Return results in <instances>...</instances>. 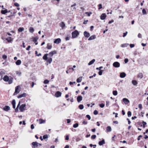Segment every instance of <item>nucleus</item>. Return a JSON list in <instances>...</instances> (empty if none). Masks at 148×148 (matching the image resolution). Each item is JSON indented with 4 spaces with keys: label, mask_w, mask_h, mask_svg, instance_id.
<instances>
[{
    "label": "nucleus",
    "mask_w": 148,
    "mask_h": 148,
    "mask_svg": "<svg viewBox=\"0 0 148 148\" xmlns=\"http://www.w3.org/2000/svg\"><path fill=\"white\" fill-rule=\"evenodd\" d=\"M79 33L78 31L77 30H75L72 33V37L73 38H75L77 37L79 35Z\"/></svg>",
    "instance_id": "f257e3e1"
},
{
    "label": "nucleus",
    "mask_w": 148,
    "mask_h": 148,
    "mask_svg": "<svg viewBox=\"0 0 148 148\" xmlns=\"http://www.w3.org/2000/svg\"><path fill=\"white\" fill-rule=\"evenodd\" d=\"M20 86H18L15 87V91L14 94V95H16L20 91Z\"/></svg>",
    "instance_id": "f03ea898"
},
{
    "label": "nucleus",
    "mask_w": 148,
    "mask_h": 148,
    "mask_svg": "<svg viewBox=\"0 0 148 148\" xmlns=\"http://www.w3.org/2000/svg\"><path fill=\"white\" fill-rule=\"evenodd\" d=\"M25 104H22L19 107V110L21 112H23L25 108L26 107Z\"/></svg>",
    "instance_id": "7ed1b4c3"
},
{
    "label": "nucleus",
    "mask_w": 148,
    "mask_h": 148,
    "mask_svg": "<svg viewBox=\"0 0 148 148\" xmlns=\"http://www.w3.org/2000/svg\"><path fill=\"white\" fill-rule=\"evenodd\" d=\"M113 65L115 68H118L120 66V64L118 62H116L113 63Z\"/></svg>",
    "instance_id": "20e7f679"
},
{
    "label": "nucleus",
    "mask_w": 148,
    "mask_h": 148,
    "mask_svg": "<svg viewBox=\"0 0 148 148\" xmlns=\"http://www.w3.org/2000/svg\"><path fill=\"white\" fill-rule=\"evenodd\" d=\"M57 52L56 51L54 50L53 51L50 52L48 54L49 56L50 57H52L53 56L54 54H56Z\"/></svg>",
    "instance_id": "39448f33"
},
{
    "label": "nucleus",
    "mask_w": 148,
    "mask_h": 148,
    "mask_svg": "<svg viewBox=\"0 0 148 148\" xmlns=\"http://www.w3.org/2000/svg\"><path fill=\"white\" fill-rule=\"evenodd\" d=\"M62 95V93L59 91H57L55 94V96L57 97H60Z\"/></svg>",
    "instance_id": "423d86ee"
},
{
    "label": "nucleus",
    "mask_w": 148,
    "mask_h": 148,
    "mask_svg": "<svg viewBox=\"0 0 148 148\" xmlns=\"http://www.w3.org/2000/svg\"><path fill=\"white\" fill-rule=\"evenodd\" d=\"M106 17V15L105 13H103L100 16V19L102 20H104Z\"/></svg>",
    "instance_id": "0eeeda50"
},
{
    "label": "nucleus",
    "mask_w": 148,
    "mask_h": 148,
    "mask_svg": "<svg viewBox=\"0 0 148 148\" xmlns=\"http://www.w3.org/2000/svg\"><path fill=\"white\" fill-rule=\"evenodd\" d=\"M123 102L126 104H127L130 102L129 100L126 98H123Z\"/></svg>",
    "instance_id": "6e6552de"
},
{
    "label": "nucleus",
    "mask_w": 148,
    "mask_h": 148,
    "mask_svg": "<svg viewBox=\"0 0 148 148\" xmlns=\"http://www.w3.org/2000/svg\"><path fill=\"white\" fill-rule=\"evenodd\" d=\"M61 39L60 38H58L55 40L54 41V43L55 44H58L61 42Z\"/></svg>",
    "instance_id": "1a4fd4ad"
},
{
    "label": "nucleus",
    "mask_w": 148,
    "mask_h": 148,
    "mask_svg": "<svg viewBox=\"0 0 148 148\" xmlns=\"http://www.w3.org/2000/svg\"><path fill=\"white\" fill-rule=\"evenodd\" d=\"M96 38V35H93L91 36H90L88 39V40H94Z\"/></svg>",
    "instance_id": "9d476101"
},
{
    "label": "nucleus",
    "mask_w": 148,
    "mask_h": 148,
    "mask_svg": "<svg viewBox=\"0 0 148 148\" xmlns=\"http://www.w3.org/2000/svg\"><path fill=\"white\" fill-rule=\"evenodd\" d=\"M84 36L88 38L90 36V34L86 31H85L84 33Z\"/></svg>",
    "instance_id": "9b49d317"
},
{
    "label": "nucleus",
    "mask_w": 148,
    "mask_h": 148,
    "mask_svg": "<svg viewBox=\"0 0 148 148\" xmlns=\"http://www.w3.org/2000/svg\"><path fill=\"white\" fill-rule=\"evenodd\" d=\"M26 96V94L25 93H24L23 94L20 95L18 96L17 97L18 98H21L22 97H25Z\"/></svg>",
    "instance_id": "f8f14e48"
},
{
    "label": "nucleus",
    "mask_w": 148,
    "mask_h": 148,
    "mask_svg": "<svg viewBox=\"0 0 148 148\" xmlns=\"http://www.w3.org/2000/svg\"><path fill=\"white\" fill-rule=\"evenodd\" d=\"M82 99V97L81 96H79L77 97V100L78 102H79Z\"/></svg>",
    "instance_id": "ddd939ff"
},
{
    "label": "nucleus",
    "mask_w": 148,
    "mask_h": 148,
    "mask_svg": "<svg viewBox=\"0 0 148 148\" xmlns=\"http://www.w3.org/2000/svg\"><path fill=\"white\" fill-rule=\"evenodd\" d=\"M126 74L124 72H122L120 73V77L121 78H124L126 76Z\"/></svg>",
    "instance_id": "4468645a"
},
{
    "label": "nucleus",
    "mask_w": 148,
    "mask_h": 148,
    "mask_svg": "<svg viewBox=\"0 0 148 148\" xmlns=\"http://www.w3.org/2000/svg\"><path fill=\"white\" fill-rule=\"evenodd\" d=\"M32 144L34 148L38 146V143L36 142H33Z\"/></svg>",
    "instance_id": "2eb2a0df"
},
{
    "label": "nucleus",
    "mask_w": 148,
    "mask_h": 148,
    "mask_svg": "<svg viewBox=\"0 0 148 148\" xmlns=\"http://www.w3.org/2000/svg\"><path fill=\"white\" fill-rule=\"evenodd\" d=\"M4 110L5 111H8L10 110V107L8 106H5L3 108Z\"/></svg>",
    "instance_id": "dca6fc26"
},
{
    "label": "nucleus",
    "mask_w": 148,
    "mask_h": 148,
    "mask_svg": "<svg viewBox=\"0 0 148 148\" xmlns=\"http://www.w3.org/2000/svg\"><path fill=\"white\" fill-rule=\"evenodd\" d=\"M3 79L5 82H8L9 80V77L8 76L5 75L3 77Z\"/></svg>",
    "instance_id": "f3484780"
},
{
    "label": "nucleus",
    "mask_w": 148,
    "mask_h": 148,
    "mask_svg": "<svg viewBox=\"0 0 148 148\" xmlns=\"http://www.w3.org/2000/svg\"><path fill=\"white\" fill-rule=\"evenodd\" d=\"M12 104L13 106V108L15 109L16 107V101L14 99L13 100L12 102Z\"/></svg>",
    "instance_id": "a211bd4d"
},
{
    "label": "nucleus",
    "mask_w": 148,
    "mask_h": 148,
    "mask_svg": "<svg viewBox=\"0 0 148 148\" xmlns=\"http://www.w3.org/2000/svg\"><path fill=\"white\" fill-rule=\"evenodd\" d=\"M105 143L104 140V139L102 140L101 141L99 142V145L101 146L102 145Z\"/></svg>",
    "instance_id": "6ab92c4d"
},
{
    "label": "nucleus",
    "mask_w": 148,
    "mask_h": 148,
    "mask_svg": "<svg viewBox=\"0 0 148 148\" xmlns=\"http://www.w3.org/2000/svg\"><path fill=\"white\" fill-rule=\"evenodd\" d=\"M48 54H45L43 57V59L45 60H47L48 59L47 56Z\"/></svg>",
    "instance_id": "aec40b11"
},
{
    "label": "nucleus",
    "mask_w": 148,
    "mask_h": 148,
    "mask_svg": "<svg viewBox=\"0 0 148 148\" xmlns=\"http://www.w3.org/2000/svg\"><path fill=\"white\" fill-rule=\"evenodd\" d=\"M128 45V44L125 43L121 45V47H127Z\"/></svg>",
    "instance_id": "412c9836"
},
{
    "label": "nucleus",
    "mask_w": 148,
    "mask_h": 148,
    "mask_svg": "<svg viewBox=\"0 0 148 148\" xmlns=\"http://www.w3.org/2000/svg\"><path fill=\"white\" fill-rule=\"evenodd\" d=\"M95 61V59H93L91 61H90L88 63L89 65H90L92 64Z\"/></svg>",
    "instance_id": "4be33fe9"
},
{
    "label": "nucleus",
    "mask_w": 148,
    "mask_h": 148,
    "mask_svg": "<svg viewBox=\"0 0 148 148\" xmlns=\"http://www.w3.org/2000/svg\"><path fill=\"white\" fill-rule=\"evenodd\" d=\"M82 79V77H80L78 78L77 79V83L80 82Z\"/></svg>",
    "instance_id": "5701e85b"
},
{
    "label": "nucleus",
    "mask_w": 148,
    "mask_h": 148,
    "mask_svg": "<svg viewBox=\"0 0 148 148\" xmlns=\"http://www.w3.org/2000/svg\"><path fill=\"white\" fill-rule=\"evenodd\" d=\"M16 73L18 76H20L21 75V72L20 71H16Z\"/></svg>",
    "instance_id": "b1692460"
},
{
    "label": "nucleus",
    "mask_w": 148,
    "mask_h": 148,
    "mask_svg": "<svg viewBox=\"0 0 148 148\" xmlns=\"http://www.w3.org/2000/svg\"><path fill=\"white\" fill-rule=\"evenodd\" d=\"M6 40L8 41V42H11L12 40L11 37H9L6 39Z\"/></svg>",
    "instance_id": "393cba45"
},
{
    "label": "nucleus",
    "mask_w": 148,
    "mask_h": 148,
    "mask_svg": "<svg viewBox=\"0 0 148 148\" xmlns=\"http://www.w3.org/2000/svg\"><path fill=\"white\" fill-rule=\"evenodd\" d=\"M132 82L134 86H136L137 84V82L136 80H133Z\"/></svg>",
    "instance_id": "a878e982"
},
{
    "label": "nucleus",
    "mask_w": 148,
    "mask_h": 148,
    "mask_svg": "<svg viewBox=\"0 0 148 148\" xmlns=\"http://www.w3.org/2000/svg\"><path fill=\"white\" fill-rule=\"evenodd\" d=\"M39 123L41 124L45 123V121L41 119H39Z\"/></svg>",
    "instance_id": "bb28decb"
},
{
    "label": "nucleus",
    "mask_w": 148,
    "mask_h": 148,
    "mask_svg": "<svg viewBox=\"0 0 148 148\" xmlns=\"http://www.w3.org/2000/svg\"><path fill=\"white\" fill-rule=\"evenodd\" d=\"M47 60V62H48L49 64L51 63L52 61V58H49Z\"/></svg>",
    "instance_id": "cd10ccee"
},
{
    "label": "nucleus",
    "mask_w": 148,
    "mask_h": 148,
    "mask_svg": "<svg viewBox=\"0 0 148 148\" xmlns=\"http://www.w3.org/2000/svg\"><path fill=\"white\" fill-rule=\"evenodd\" d=\"M112 129L111 127L110 126H108L107 127L106 130L108 132H110L111 131Z\"/></svg>",
    "instance_id": "c85d7f7f"
},
{
    "label": "nucleus",
    "mask_w": 148,
    "mask_h": 148,
    "mask_svg": "<svg viewBox=\"0 0 148 148\" xmlns=\"http://www.w3.org/2000/svg\"><path fill=\"white\" fill-rule=\"evenodd\" d=\"M38 39V38L37 37H35L33 38V41L35 43L37 41Z\"/></svg>",
    "instance_id": "c756f323"
},
{
    "label": "nucleus",
    "mask_w": 148,
    "mask_h": 148,
    "mask_svg": "<svg viewBox=\"0 0 148 148\" xmlns=\"http://www.w3.org/2000/svg\"><path fill=\"white\" fill-rule=\"evenodd\" d=\"M138 78H140V79L142 78L143 77V75L142 73H139L137 76Z\"/></svg>",
    "instance_id": "7c9ffc66"
},
{
    "label": "nucleus",
    "mask_w": 148,
    "mask_h": 148,
    "mask_svg": "<svg viewBox=\"0 0 148 148\" xmlns=\"http://www.w3.org/2000/svg\"><path fill=\"white\" fill-rule=\"evenodd\" d=\"M8 11L6 9L4 10H2L1 11V13L3 14H5L8 12Z\"/></svg>",
    "instance_id": "2f4dec72"
},
{
    "label": "nucleus",
    "mask_w": 148,
    "mask_h": 148,
    "mask_svg": "<svg viewBox=\"0 0 148 148\" xmlns=\"http://www.w3.org/2000/svg\"><path fill=\"white\" fill-rule=\"evenodd\" d=\"M24 30V28L23 27H20L18 29V31L19 32H21Z\"/></svg>",
    "instance_id": "473e14b6"
},
{
    "label": "nucleus",
    "mask_w": 148,
    "mask_h": 148,
    "mask_svg": "<svg viewBox=\"0 0 148 148\" xmlns=\"http://www.w3.org/2000/svg\"><path fill=\"white\" fill-rule=\"evenodd\" d=\"M21 61L20 60H17L16 62V64L17 65H18L21 64Z\"/></svg>",
    "instance_id": "72a5a7b5"
},
{
    "label": "nucleus",
    "mask_w": 148,
    "mask_h": 148,
    "mask_svg": "<svg viewBox=\"0 0 148 148\" xmlns=\"http://www.w3.org/2000/svg\"><path fill=\"white\" fill-rule=\"evenodd\" d=\"M52 46L49 44H48L47 45V48L49 49H51Z\"/></svg>",
    "instance_id": "f704fd0d"
},
{
    "label": "nucleus",
    "mask_w": 148,
    "mask_h": 148,
    "mask_svg": "<svg viewBox=\"0 0 148 148\" xmlns=\"http://www.w3.org/2000/svg\"><path fill=\"white\" fill-rule=\"evenodd\" d=\"M13 80V78H11L9 79V80H8V83L9 84H12V83Z\"/></svg>",
    "instance_id": "c9c22d12"
},
{
    "label": "nucleus",
    "mask_w": 148,
    "mask_h": 148,
    "mask_svg": "<svg viewBox=\"0 0 148 148\" xmlns=\"http://www.w3.org/2000/svg\"><path fill=\"white\" fill-rule=\"evenodd\" d=\"M60 26L62 27V28H63L65 26V24L64 23V22H62L60 24Z\"/></svg>",
    "instance_id": "e433bc0d"
},
{
    "label": "nucleus",
    "mask_w": 148,
    "mask_h": 148,
    "mask_svg": "<svg viewBox=\"0 0 148 148\" xmlns=\"http://www.w3.org/2000/svg\"><path fill=\"white\" fill-rule=\"evenodd\" d=\"M79 108L80 110L83 109L84 108V106L82 104H80L79 106Z\"/></svg>",
    "instance_id": "4c0bfd02"
},
{
    "label": "nucleus",
    "mask_w": 148,
    "mask_h": 148,
    "mask_svg": "<svg viewBox=\"0 0 148 148\" xmlns=\"http://www.w3.org/2000/svg\"><path fill=\"white\" fill-rule=\"evenodd\" d=\"M34 29L33 27H30L29 29V31L30 32L33 33L34 31Z\"/></svg>",
    "instance_id": "58836bf2"
},
{
    "label": "nucleus",
    "mask_w": 148,
    "mask_h": 148,
    "mask_svg": "<svg viewBox=\"0 0 148 148\" xmlns=\"http://www.w3.org/2000/svg\"><path fill=\"white\" fill-rule=\"evenodd\" d=\"M20 101H19L17 107V108L15 109V110L16 112H18V108L20 105Z\"/></svg>",
    "instance_id": "ea45409f"
},
{
    "label": "nucleus",
    "mask_w": 148,
    "mask_h": 148,
    "mask_svg": "<svg viewBox=\"0 0 148 148\" xmlns=\"http://www.w3.org/2000/svg\"><path fill=\"white\" fill-rule=\"evenodd\" d=\"M118 94L117 91L116 90H114L113 91V94L114 96H116Z\"/></svg>",
    "instance_id": "a19ab883"
},
{
    "label": "nucleus",
    "mask_w": 148,
    "mask_h": 148,
    "mask_svg": "<svg viewBox=\"0 0 148 148\" xmlns=\"http://www.w3.org/2000/svg\"><path fill=\"white\" fill-rule=\"evenodd\" d=\"M142 13L143 14H147L145 10L144 9H143L142 10Z\"/></svg>",
    "instance_id": "79ce46f5"
},
{
    "label": "nucleus",
    "mask_w": 148,
    "mask_h": 148,
    "mask_svg": "<svg viewBox=\"0 0 148 148\" xmlns=\"http://www.w3.org/2000/svg\"><path fill=\"white\" fill-rule=\"evenodd\" d=\"M98 10H99L102 8V5L101 4H100L98 5Z\"/></svg>",
    "instance_id": "37998d69"
},
{
    "label": "nucleus",
    "mask_w": 148,
    "mask_h": 148,
    "mask_svg": "<svg viewBox=\"0 0 148 148\" xmlns=\"http://www.w3.org/2000/svg\"><path fill=\"white\" fill-rule=\"evenodd\" d=\"M78 126V124L77 123H76L73 125V127L75 128L77 127Z\"/></svg>",
    "instance_id": "c03bdc74"
},
{
    "label": "nucleus",
    "mask_w": 148,
    "mask_h": 148,
    "mask_svg": "<svg viewBox=\"0 0 148 148\" xmlns=\"http://www.w3.org/2000/svg\"><path fill=\"white\" fill-rule=\"evenodd\" d=\"M132 115V113L130 111H128L127 112V115L129 117L131 116Z\"/></svg>",
    "instance_id": "a18cd8bd"
},
{
    "label": "nucleus",
    "mask_w": 148,
    "mask_h": 148,
    "mask_svg": "<svg viewBox=\"0 0 148 148\" xmlns=\"http://www.w3.org/2000/svg\"><path fill=\"white\" fill-rule=\"evenodd\" d=\"M99 106L101 108H103L105 106V105L103 103H101L99 104Z\"/></svg>",
    "instance_id": "49530a36"
},
{
    "label": "nucleus",
    "mask_w": 148,
    "mask_h": 148,
    "mask_svg": "<svg viewBox=\"0 0 148 148\" xmlns=\"http://www.w3.org/2000/svg\"><path fill=\"white\" fill-rule=\"evenodd\" d=\"M2 58L4 60H6V59L7 58V56H6V55H3L2 56Z\"/></svg>",
    "instance_id": "de8ad7c7"
},
{
    "label": "nucleus",
    "mask_w": 148,
    "mask_h": 148,
    "mask_svg": "<svg viewBox=\"0 0 148 148\" xmlns=\"http://www.w3.org/2000/svg\"><path fill=\"white\" fill-rule=\"evenodd\" d=\"M49 81L48 80L46 79L45 80L43 83L45 84H47L49 83Z\"/></svg>",
    "instance_id": "09e8293b"
},
{
    "label": "nucleus",
    "mask_w": 148,
    "mask_h": 148,
    "mask_svg": "<svg viewBox=\"0 0 148 148\" xmlns=\"http://www.w3.org/2000/svg\"><path fill=\"white\" fill-rule=\"evenodd\" d=\"M138 37L139 38H141L142 37V34L140 33H139L138 34Z\"/></svg>",
    "instance_id": "8fccbe9b"
},
{
    "label": "nucleus",
    "mask_w": 148,
    "mask_h": 148,
    "mask_svg": "<svg viewBox=\"0 0 148 148\" xmlns=\"http://www.w3.org/2000/svg\"><path fill=\"white\" fill-rule=\"evenodd\" d=\"M75 140L77 142H78L81 140V138L79 137H77L76 138Z\"/></svg>",
    "instance_id": "3c124183"
},
{
    "label": "nucleus",
    "mask_w": 148,
    "mask_h": 148,
    "mask_svg": "<svg viewBox=\"0 0 148 148\" xmlns=\"http://www.w3.org/2000/svg\"><path fill=\"white\" fill-rule=\"evenodd\" d=\"M103 71L102 70H100L98 73L99 75H102Z\"/></svg>",
    "instance_id": "603ef678"
},
{
    "label": "nucleus",
    "mask_w": 148,
    "mask_h": 148,
    "mask_svg": "<svg viewBox=\"0 0 148 148\" xmlns=\"http://www.w3.org/2000/svg\"><path fill=\"white\" fill-rule=\"evenodd\" d=\"M106 106L108 107L109 106L110 102L109 101H106Z\"/></svg>",
    "instance_id": "864d4df0"
},
{
    "label": "nucleus",
    "mask_w": 148,
    "mask_h": 148,
    "mask_svg": "<svg viewBox=\"0 0 148 148\" xmlns=\"http://www.w3.org/2000/svg\"><path fill=\"white\" fill-rule=\"evenodd\" d=\"M85 14H87L88 16H90V14H92V12H90L89 13H88V12H86Z\"/></svg>",
    "instance_id": "5fc2aeb1"
},
{
    "label": "nucleus",
    "mask_w": 148,
    "mask_h": 148,
    "mask_svg": "<svg viewBox=\"0 0 148 148\" xmlns=\"http://www.w3.org/2000/svg\"><path fill=\"white\" fill-rule=\"evenodd\" d=\"M96 135H93L91 136V138L92 139H95L96 137Z\"/></svg>",
    "instance_id": "6e6d98bb"
},
{
    "label": "nucleus",
    "mask_w": 148,
    "mask_h": 148,
    "mask_svg": "<svg viewBox=\"0 0 148 148\" xmlns=\"http://www.w3.org/2000/svg\"><path fill=\"white\" fill-rule=\"evenodd\" d=\"M43 139H45L48 138V136L47 135H45L43 136Z\"/></svg>",
    "instance_id": "4d7b16f0"
},
{
    "label": "nucleus",
    "mask_w": 148,
    "mask_h": 148,
    "mask_svg": "<svg viewBox=\"0 0 148 148\" xmlns=\"http://www.w3.org/2000/svg\"><path fill=\"white\" fill-rule=\"evenodd\" d=\"M98 114V112L97 110H95L94 112V114L95 115H97Z\"/></svg>",
    "instance_id": "13d9d810"
},
{
    "label": "nucleus",
    "mask_w": 148,
    "mask_h": 148,
    "mask_svg": "<svg viewBox=\"0 0 148 148\" xmlns=\"http://www.w3.org/2000/svg\"><path fill=\"white\" fill-rule=\"evenodd\" d=\"M103 68V67L102 66H100L99 68H96V69L97 70H99V71L101 70V69L102 68Z\"/></svg>",
    "instance_id": "bf43d9fd"
},
{
    "label": "nucleus",
    "mask_w": 148,
    "mask_h": 148,
    "mask_svg": "<svg viewBox=\"0 0 148 148\" xmlns=\"http://www.w3.org/2000/svg\"><path fill=\"white\" fill-rule=\"evenodd\" d=\"M127 32H126L125 33H124L123 34V37H125L127 35Z\"/></svg>",
    "instance_id": "052dcab7"
},
{
    "label": "nucleus",
    "mask_w": 148,
    "mask_h": 148,
    "mask_svg": "<svg viewBox=\"0 0 148 148\" xmlns=\"http://www.w3.org/2000/svg\"><path fill=\"white\" fill-rule=\"evenodd\" d=\"M14 5L16 7H19V5L18 3H14Z\"/></svg>",
    "instance_id": "680f3d73"
},
{
    "label": "nucleus",
    "mask_w": 148,
    "mask_h": 148,
    "mask_svg": "<svg viewBox=\"0 0 148 148\" xmlns=\"http://www.w3.org/2000/svg\"><path fill=\"white\" fill-rule=\"evenodd\" d=\"M70 36H67V37H66L65 38V39L66 40V41H67V40H70Z\"/></svg>",
    "instance_id": "e2e57ef3"
},
{
    "label": "nucleus",
    "mask_w": 148,
    "mask_h": 148,
    "mask_svg": "<svg viewBox=\"0 0 148 148\" xmlns=\"http://www.w3.org/2000/svg\"><path fill=\"white\" fill-rule=\"evenodd\" d=\"M86 117L89 120H90V119L91 117L89 115H86Z\"/></svg>",
    "instance_id": "0e129e2a"
},
{
    "label": "nucleus",
    "mask_w": 148,
    "mask_h": 148,
    "mask_svg": "<svg viewBox=\"0 0 148 148\" xmlns=\"http://www.w3.org/2000/svg\"><path fill=\"white\" fill-rule=\"evenodd\" d=\"M138 108L140 110H141L142 108V105L141 104H140L138 105Z\"/></svg>",
    "instance_id": "69168bd1"
},
{
    "label": "nucleus",
    "mask_w": 148,
    "mask_h": 148,
    "mask_svg": "<svg viewBox=\"0 0 148 148\" xmlns=\"http://www.w3.org/2000/svg\"><path fill=\"white\" fill-rule=\"evenodd\" d=\"M124 61L125 63H127L128 61V60L127 58H126L124 60Z\"/></svg>",
    "instance_id": "338daca9"
},
{
    "label": "nucleus",
    "mask_w": 148,
    "mask_h": 148,
    "mask_svg": "<svg viewBox=\"0 0 148 148\" xmlns=\"http://www.w3.org/2000/svg\"><path fill=\"white\" fill-rule=\"evenodd\" d=\"M130 47L131 48L134 47V44H130Z\"/></svg>",
    "instance_id": "774afa93"
}]
</instances>
